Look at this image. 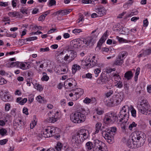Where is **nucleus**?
Listing matches in <instances>:
<instances>
[{"instance_id":"19","label":"nucleus","mask_w":151,"mask_h":151,"mask_svg":"<svg viewBox=\"0 0 151 151\" xmlns=\"http://www.w3.org/2000/svg\"><path fill=\"white\" fill-rule=\"evenodd\" d=\"M93 39V38H92L91 37H88L85 38H82L81 41H83L84 43L88 46L90 44Z\"/></svg>"},{"instance_id":"46","label":"nucleus","mask_w":151,"mask_h":151,"mask_svg":"<svg viewBox=\"0 0 151 151\" xmlns=\"http://www.w3.org/2000/svg\"><path fill=\"white\" fill-rule=\"evenodd\" d=\"M37 37H29L25 39L26 41H31L37 40Z\"/></svg>"},{"instance_id":"59","label":"nucleus","mask_w":151,"mask_h":151,"mask_svg":"<svg viewBox=\"0 0 151 151\" xmlns=\"http://www.w3.org/2000/svg\"><path fill=\"white\" fill-rule=\"evenodd\" d=\"M27 101V99L26 98H25L22 100H21L20 102V104L21 105H23Z\"/></svg>"},{"instance_id":"26","label":"nucleus","mask_w":151,"mask_h":151,"mask_svg":"<svg viewBox=\"0 0 151 151\" xmlns=\"http://www.w3.org/2000/svg\"><path fill=\"white\" fill-rule=\"evenodd\" d=\"M42 61H36V63L37 64V66L35 68L36 69L39 71H41V69L38 68V66L40 65L39 67L42 68V69L44 67V65L43 63H41Z\"/></svg>"},{"instance_id":"33","label":"nucleus","mask_w":151,"mask_h":151,"mask_svg":"<svg viewBox=\"0 0 151 151\" xmlns=\"http://www.w3.org/2000/svg\"><path fill=\"white\" fill-rule=\"evenodd\" d=\"M3 96H2L1 97L2 100L4 101H8L10 97L7 95V93L6 92L4 93Z\"/></svg>"},{"instance_id":"40","label":"nucleus","mask_w":151,"mask_h":151,"mask_svg":"<svg viewBox=\"0 0 151 151\" xmlns=\"http://www.w3.org/2000/svg\"><path fill=\"white\" fill-rule=\"evenodd\" d=\"M140 69L139 68H137L136 70V72L135 73V76L134 77L135 80L136 81L138 78V76L139 73Z\"/></svg>"},{"instance_id":"63","label":"nucleus","mask_w":151,"mask_h":151,"mask_svg":"<svg viewBox=\"0 0 151 151\" xmlns=\"http://www.w3.org/2000/svg\"><path fill=\"white\" fill-rule=\"evenodd\" d=\"M23 112L26 115L28 114V109L27 108H24L23 109Z\"/></svg>"},{"instance_id":"44","label":"nucleus","mask_w":151,"mask_h":151,"mask_svg":"<svg viewBox=\"0 0 151 151\" xmlns=\"http://www.w3.org/2000/svg\"><path fill=\"white\" fill-rule=\"evenodd\" d=\"M67 68L66 67H62L61 68L60 70L61 72L60 74H64L66 73L67 72Z\"/></svg>"},{"instance_id":"52","label":"nucleus","mask_w":151,"mask_h":151,"mask_svg":"<svg viewBox=\"0 0 151 151\" xmlns=\"http://www.w3.org/2000/svg\"><path fill=\"white\" fill-rule=\"evenodd\" d=\"M113 93V91L112 90H110L109 92H107L105 94V96L107 97H109L111 96Z\"/></svg>"},{"instance_id":"43","label":"nucleus","mask_w":151,"mask_h":151,"mask_svg":"<svg viewBox=\"0 0 151 151\" xmlns=\"http://www.w3.org/2000/svg\"><path fill=\"white\" fill-rule=\"evenodd\" d=\"M72 32L73 33L76 35H77L81 32H82V31L81 29H75L73 30Z\"/></svg>"},{"instance_id":"5","label":"nucleus","mask_w":151,"mask_h":151,"mask_svg":"<svg viewBox=\"0 0 151 151\" xmlns=\"http://www.w3.org/2000/svg\"><path fill=\"white\" fill-rule=\"evenodd\" d=\"M86 119V116L80 112H76L70 116L71 121L75 123H80L83 122Z\"/></svg>"},{"instance_id":"25","label":"nucleus","mask_w":151,"mask_h":151,"mask_svg":"<svg viewBox=\"0 0 151 151\" xmlns=\"http://www.w3.org/2000/svg\"><path fill=\"white\" fill-rule=\"evenodd\" d=\"M71 81H72V83L68 82V80L65 81L64 83V86H66L67 85V84L70 87H72L73 86H76V81H75V80L74 79H72Z\"/></svg>"},{"instance_id":"13","label":"nucleus","mask_w":151,"mask_h":151,"mask_svg":"<svg viewBox=\"0 0 151 151\" xmlns=\"http://www.w3.org/2000/svg\"><path fill=\"white\" fill-rule=\"evenodd\" d=\"M95 11L98 14V16L99 17H102L106 14V11L103 7L96 8Z\"/></svg>"},{"instance_id":"10","label":"nucleus","mask_w":151,"mask_h":151,"mask_svg":"<svg viewBox=\"0 0 151 151\" xmlns=\"http://www.w3.org/2000/svg\"><path fill=\"white\" fill-rule=\"evenodd\" d=\"M122 97L119 93L114 95L112 98L110 100V103L111 106H115L119 104L122 101Z\"/></svg>"},{"instance_id":"27","label":"nucleus","mask_w":151,"mask_h":151,"mask_svg":"<svg viewBox=\"0 0 151 151\" xmlns=\"http://www.w3.org/2000/svg\"><path fill=\"white\" fill-rule=\"evenodd\" d=\"M8 15L12 17H20V16L19 12H9L8 13Z\"/></svg>"},{"instance_id":"61","label":"nucleus","mask_w":151,"mask_h":151,"mask_svg":"<svg viewBox=\"0 0 151 151\" xmlns=\"http://www.w3.org/2000/svg\"><path fill=\"white\" fill-rule=\"evenodd\" d=\"M143 23L144 26L146 27L148 26V22L147 19L143 20Z\"/></svg>"},{"instance_id":"50","label":"nucleus","mask_w":151,"mask_h":151,"mask_svg":"<svg viewBox=\"0 0 151 151\" xmlns=\"http://www.w3.org/2000/svg\"><path fill=\"white\" fill-rule=\"evenodd\" d=\"M115 86H116L117 88H122L123 86L122 82L121 81H119L117 84L115 85Z\"/></svg>"},{"instance_id":"58","label":"nucleus","mask_w":151,"mask_h":151,"mask_svg":"<svg viewBox=\"0 0 151 151\" xmlns=\"http://www.w3.org/2000/svg\"><path fill=\"white\" fill-rule=\"evenodd\" d=\"M91 101V99L87 97L83 101V102L86 104H89Z\"/></svg>"},{"instance_id":"42","label":"nucleus","mask_w":151,"mask_h":151,"mask_svg":"<svg viewBox=\"0 0 151 151\" xmlns=\"http://www.w3.org/2000/svg\"><path fill=\"white\" fill-rule=\"evenodd\" d=\"M101 69L100 68H96L95 69V70L94 71V73L95 74V76L96 77H97L99 74L101 72Z\"/></svg>"},{"instance_id":"7","label":"nucleus","mask_w":151,"mask_h":151,"mask_svg":"<svg viewBox=\"0 0 151 151\" xmlns=\"http://www.w3.org/2000/svg\"><path fill=\"white\" fill-rule=\"evenodd\" d=\"M68 53L64 57V60L67 63H69L74 60L77 57V52L73 50L67 49Z\"/></svg>"},{"instance_id":"21","label":"nucleus","mask_w":151,"mask_h":151,"mask_svg":"<svg viewBox=\"0 0 151 151\" xmlns=\"http://www.w3.org/2000/svg\"><path fill=\"white\" fill-rule=\"evenodd\" d=\"M126 107L125 108V109H126V108H128L129 109L131 110V111L132 114V115L134 117L136 116V110L134 109L133 107L132 106H130L129 107L127 105L125 106Z\"/></svg>"},{"instance_id":"22","label":"nucleus","mask_w":151,"mask_h":151,"mask_svg":"<svg viewBox=\"0 0 151 151\" xmlns=\"http://www.w3.org/2000/svg\"><path fill=\"white\" fill-rule=\"evenodd\" d=\"M71 11L70 9L68 10L64 9L63 10H59V16L62 17L65 15H66L70 13Z\"/></svg>"},{"instance_id":"15","label":"nucleus","mask_w":151,"mask_h":151,"mask_svg":"<svg viewBox=\"0 0 151 151\" xmlns=\"http://www.w3.org/2000/svg\"><path fill=\"white\" fill-rule=\"evenodd\" d=\"M104 133V138L106 140L107 142L110 144L114 142L113 137L114 135H109L108 134L106 133V132L105 133Z\"/></svg>"},{"instance_id":"9","label":"nucleus","mask_w":151,"mask_h":151,"mask_svg":"<svg viewBox=\"0 0 151 151\" xmlns=\"http://www.w3.org/2000/svg\"><path fill=\"white\" fill-rule=\"evenodd\" d=\"M126 54L125 51H122L119 53L113 64L116 65H121L124 63V57Z\"/></svg>"},{"instance_id":"11","label":"nucleus","mask_w":151,"mask_h":151,"mask_svg":"<svg viewBox=\"0 0 151 151\" xmlns=\"http://www.w3.org/2000/svg\"><path fill=\"white\" fill-rule=\"evenodd\" d=\"M109 78L105 75H101L97 80V83L100 84H104L107 83L109 81Z\"/></svg>"},{"instance_id":"23","label":"nucleus","mask_w":151,"mask_h":151,"mask_svg":"<svg viewBox=\"0 0 151 151\" xmlns=\"http://www.w3.org/2000/svg\"><path fill=\"white\" fill-rule=\"evenodd\" d=\"M81 69L80 66L77 64H75L72 66V73L74 74L78 70H79Z\"/></svg>"},{"instance_id":"35","label":"nucleus","mask_w":151,"mask_h":151,"mask_svg":"<svg viewBox=\"0 0 151 151\" xmlns=\"http://www.w3.org/2000/svg\"><path fill=\"white\" fill-rule=\"evenodd\" d=\"M96 64V63L95 61L92 60V62L91 61L90 63L86 64L85 65L87 67H91L95 65Z\"/></svg>"},{"instance_id":"18","label":"nucleus","mask_w":151,"mask_h":151,"mask_svg":"<svg viewBox=\"0 0 151 151\" xmlns=\"http://www.w3.org/2000/svg\"><path fill=\"white\" fill-rule=\"evenodd\" d=\"M49 116L48 120V122L50 123H54L57 121L55 117L53 116V113L52 112H50L48 113Z\"/></svg>"},{"instance_id":"39","label":"nucleus","mask_w":151,"mask_h":151,"mask_svg":"<svg viewBox=\"0 0 151 151\" xmlns=\"http://www.w3.org/2000/svg\"><path fill=\"white\" fill-rule=\"evenodd\" d=\"M56 1L55 0H49L48 5L49 6H51L53 5H55Z\"/></svg>"},{"instance_id":"36","label":"nucleus","mask_w":151,"mask_h":151,"mask_svg":"<svg viewBox=\"0 0 151 151\" xmlns=\"http://www.w3.org/2000/svg\"><path fill=\"white\" fill-rule=\"evenodd\" d=\"M35 87L36 89L40 91L43 90V88L42 85L38 83L36 84L35 85Z\"/></svg>"},{"instance_id":"57","label":"nucleus","mask_w":151,"mask_h":151,"mask_svg":"<svg viewBox=\"0 0 151 151\" xmlns=\"http://www.w3.org/2000/svg\"><path fill=\"white\" fill-rule=\"evenodd\" d=\"M8 140L6 139H4L0 140V144L3 145L5 144L7 142Z\"/></svg>"},{"instance_id":"51","label":"nucleus","mask_w":151,"mask_h":151,"mask_svg":"<svg viewBox=\"0 0 151 151\" xmlns=\"http://www.w3.org/2000/svg\"><path fill=\"white\" fill-rule=\"evenodd\" d=\"M116 70L115 68H108L106 69V72L107 73H109L112 72V71H115Z\"/></svg>"},{"instance_id":"47","label":"nucleus","mask_w":151,"mask_h":151,"mask_svg":"<svg viewBox=\"0 0 151 151\" xmlns=\"http://www.w3.org/2000/svg\"><path fill=\"white\" fill-rule=\"evenodd\" d=\"M112 76L114 78V79H115V81L119 80L120 78V77L119 75L115 73H114L112 74Z\"/></svg>"},{"instance_id":"8","label":"nucleus","mask_w":151,"mask_h":151,"mask_svg":"<svg viewBox=\"0 0 151 151\" xmlns=\"http://www.w3.org/2000/svg\"><path fill=\"white\" fill-rule=\"evenodd\" d=\"M94 145L93 151H106L105 144L98 139H95L93 141Z\"/></svg>"},{"instance_id":"49","label":"nucleus","mask_w":151,"mask_h":151,"mask_svg":"<svg viewBox=\"0 0 151 151\" xmlns=\"http://www.w3.org/2000/svg\"><path fill=\"white\" fill-rule=\"evenodd\" d=\"M6 83V81L4 78L0 77V85H3Z\"/></svg>"},{"instance_id":"60","label":"nucleus","mask_w":151,"mask_h":151,"mask_svg":"<svg viewBox=\"0 0 151 151\" xmlns=\"http://www.w3.org/2000/svg\"><path fill=\"white\" fill-rule=\"evenodd\" d=\"M37 137V139L38 140H40L41 139H42V137H43V134L42 133V131L41 132V134H39L37 135H36Z\"/></svg>"},{"instance_id":"3","label":"nucleus","mask_w":151,"mask_h":151,"mask_svg":"<svg viewBox=\"0 0 151 151\" xmlns=\"http://www.w3.org/2000/svg\"><path fill=\"white\" fill-rule=\"evenodd\" d=\"M126 107V106H123L122 110L120 111L119 114V117L120 119L119 122H122L121 126L122 130L123 132L125 131L126 127L127 126L128 118V114L126 113V110L125 109Z\"/></svg>"},{"instance_id":"32","label":"nucleus","mask_w":151,"mask_h":151,"mask_svg":"<svg viewBox=\"0 0 151 151\" xmlns=\"http://www.w3.org/2000/svg\"><path fill=\"white\" fill-rule=\"evenodd\" d=\"M62 148V145L61 143L60 142H58L55 147V148L58 151H61Z\"/></svg>"},{"instance_id":"4","label":"nucleus","mask_w":151,"mask_h":151,"mask_svg":"<svg viewBox=\"0 0 151 151\" xmlns=\"http://www.w3.org/2000/svg\"><path fill=\"white\" fill-rule=\"evenodd\" d=\"M138 109L140 112L145 115L150 114L151 111L150 105L148 102L145 100H143L140 102Z\"/></svg>"},{"instance_id":"56","label":"nucleus","mask_w":151,"mask_h":151,"mask_svg":"<svg viewBox=\"0 0 151 151\" xmlns=\"http://www.w3.org/2000/svg\"><path fill=\"white\" fill-rule=\"evenodd\" d=\"M10 108V104H5V110L6 111H8L9 110Z\"/></svg>"},{"instance_id":"6","label":"nucleus","mask_w":151,"mask_h":151,"mask_svg":"<svg viewBox=\"0 0 151 151\" xmlns=\"http://www.w3.org/2000/svg\"><path fill=\"white\" fill-rule=\"evenodd\" d=\"M117 119L116 114L113 112H110L106 114L105 116L104 121L107 124H111L114 123Z\"/></svg>"},{"instance_id":"20","label":"nucleus","mask_w":151,"mask_h":151,"mask_svg":"<svg viewBox=\"0 0 151 151\" xmlns=\"http://www.w3.org/2000/svg\"><path fill=\"white\" fill-rule=\"evenodd\" d=\"M116 131V128L115 127H113L111 128L108 129L106 131H105L104 133L106 132L109 135H114V133Z\"/></svg>"},{"instance_id":"41","label":"nucleus","mask_w":151,"mask_h":151,"mask_svg":"<svg viewBox=\"0 0 151 151\" xmlns=\"http://www.w3.org/2000/svg\"><path fill=\"white\" fill-rule=\"evenodd\" d=\"M43 74L44 75L41 78L42 80L46 81H48L49 78L48 76L46 75V74L45 73H43Z\"/></svg>"},{"instance_id":"31","label":"nucleus","mask_w":151,"mask_h":151,"mask_svg":"<svg viewBox=\"0 0 151 151\" xmlns=\"http://www.w3.org/2000/svg\"><path fill=\"white\" fill-rule=\"evenodd\" d=\"M17 66L23 70L27 69V67L25 64L20 62L17 63Z\"/></svg>"},{"instance_id":"29","label":"nucleus","mask_w":151,"mask_h":151,"mask_svg":"<svg viewBox=\"0 0 151 151\" xmlns=\"http://www.w3.org/2000/svg\"><path fill=\"white\" fill-rule=\"evenodd\" d=\"M86 147L88 150H91L92 148H93V146L91 142H88L86 143Z\"/></svg>"},{"instance_id":"37","label":"nucleus","mask_w":151,"mask_h":151,"mask_svg":"<svg viewBox=\"0 0 151 151\" xmlns=\"http://www.w3.org/2000/svg\"><path fill=\"white\" fill-rule=\"evenodd\" d=\"M43 97H42L41 96H38L37 98V100L39 103H44L45 101L44 100Z\"/></svg>"},{"instance_id":"24","label":"nucleus","mask_w":151,"mask_h":151,"mask_svg":"<svg viewBox=\"0 0 151 151\" xmlns=\"http://www.w3.org/2000/svg\"><path fill=\"white\" fill-rule=\"evenodd\" d=\"M132 76V73L131 71H128L125 73L124 75V77L128 80L130 79Z\"/></svg>"},{"instance_id":"38","label":"nucleus","mask_w":151,"mask_h":151,"mask_svg":"<svg viewBox=\"0 0 151 151\" xmlns=\"http://www.w3.org/2000/svg\"><path fill=\"white\" fill-rule=\"evenodd\" d=\"M106 39V38L101 37L98 43V46L99 47H101L102 44L104 42Z\"/></svg>"},{"instance_id":"1","label":"nucleus","mask_w":151,"mask_h":151,"mask_svg":"<svg viewBox=\"0 0 151 151\" xmlns=\"http://www.w3.org/2000/svg\"><path fill=\"white\" fill-rule=\"evenodd\" d=\"M89 135V132L88 130L86 129H80L73 136L72 139L73 144L75 147H76L87 139Z\"/></svg>"},{"instance_id":"28","label":"nucleus","mask_w":151,"mask_h":151,"mask_svg":"<svg viewBox=\"0 0 151 151\" xmlns=\"http://www.w3.org/2000/svg\"><path fill=\"white\" fill-rule=\"evenodd\" d=\"M48 131L51 132L52 136L55 135L57 133L56 130H58V128L50 126V129L49 128Z\"/></svg>"},{"instance_id":"64","label":"nucleus","mask_w":151,"mask_h":151,"mask_svg":"<svg viewBox=\"0 0 151 151\" xmlns=\"http://www.w3.org/2000/svg\"><path fill=\"white\" fill-rule=\"evenodd\" d=\"M138 13L137 11H136L134 12H132L130 14H128L127 17H128L132 16L134 15H136Z\"/></svg>"},{"instance_id":"34","label":"nucleus","mask_w":151,"mask_h":151,"mask_svg":"<svg viewBox=\"0 0 151 151\" xmlns=\"http://www.w3.org/2000/svg\"><path fill=\"white\" fill-rule=\"evenodd\" d=\"M53 116L55 117L57 121L61 117V114L58 111H56L55 113H53Z\"/></svg>"},{"instance_id":"62","label":"nucleus","mask_w":151,"mask_h":151,"mask_svg":"<svg viewBox=\"0 0 151 151\" xmlns=\"http://www.w3.org/2000/svg\"><path fill=\"white\" fill-rule=\"evenodd\" d=\"M91 0H83L82 1V3L85 4L91 3Z\"/></svg>"},{"instance_id":"45","label":"nucleus","mask_w":151,"mask_h":151,"mask_svg":"<svg viewBox=\"0 0 151 151\" xmlns=\"http://www.w3.org/2000/svg\"><path fill=\"white\" fill-rule=\"evenodd\" d=\"M137 124L134 122H133L131 124H130L129 126V129L130 130H132V129L137 126Z\"/></svg>"},{"instance_id":"53","label":"nucleus","mask_w":151,"mask_h":151,"mask_svg":"<svg viewBox=\"0 0 151 151\" xmlns=\"http://www.w3.org/2000/svg\"><path fill=\"white\" fill-rule=\"evenodd\" d=\"M37 122L35 120H34L30 124V127L31 129H33L36 125Z\"/></svg>"},{"instance_id":"14","label":"nucleus","mask_w":151,"mask_h":151,"mask_svg":"<svg viewBox=\"0 0 151 151\" xmlns=\"http://www.w3.org/2000/svg\"><path fill=\"white\" fill-rule=\"evenodd\" d=\"M50 129V126H48L45 129H43L42 131V133L43 134V137L45 138L49 137L52 136V134H51V132H50L49 131H48V129Z\"/></svg>"},{"instance_id":"48","label":"nucleus","mask_w":151,"mask_h":151,"mask_svg":"<svg viewBox=\"0 0 151 151\" xmlns=\"http://www.w3.org/2000/svg\"><path fill=\"white\" fill-rule=\"evenodd\" d=\"M7 133L6 129H0V134L2 136H4Z\"/></svg>"},{"instance_id":"17","label":"nucleus","mask_w":151,"mask_h":151,"mask_svg":"<svg viewBox=\"0 0 151 151\" xmlns=\"http://www.w3.org/2000/svg\"><path fill=\"white\" fill-rule=\"evenodd\" d=\"M78 42L74 40L71 41L70 43V46L67 49H70V50H73L77 47V44Z\"/></svg>"},{"instance_id":"54","label":"nucleus","mask_w":151,"mask_h":151,"mask_svg":"<svg viewBox=\"0 0 151 151\" xmlns=\"http://www.w3.org/2000/svg\"><path fill=\"white\" fill-rule=\"evenodd\" d=\"M57 60L59 62H63L65 61L64 60V58H63L61 55H58V56H57Z\"/></svg>"},{"instance_id":"12","label":"nucleus","mask_w":151,"mask_h":151,"mask_svg":"<svg viewBox=\"0 0 151 151\" xmlns=\"http://www.w3.org/2000/svg\"><path fill=\"white\" fill-rule=\"evenodd\" d=\"M75 92L74 95L75 96L76 98L74 99L75 101L77 100L79 97L83 94L84 93L83 90L80 88H77L75 90Z\"/></svg>"},{"instance_id":"55","label":"nucleus","mask_w":151,"mask_h":151,"mask_svg":"<svg viewBox=\"0 0 151 151\" xmlns=\"http://www.w3.org/2000/svg\"><path fill=\"white\" fill-rule=\"evenodd\" d=\"M40 51L41 52H48L49 51V49L48 47H47L45 48H41L40 49Z\"/></svg>"},{"instance_id":"16","label":"nucleus","mask_w":151,"mask_h":151,"mask_svg":"<svg viewBox=\"0 0 151 151\" xmlns=\"http://www.w3.org/2000/svg\"><path fill=\"white\" fill-rule=\"evenodd\" d=\"M14 125L19 127H22L24 125V123L22 121L20 118H16L14 121Z\"/></svg>"},{"instance_id":"2","label":"nucleus","mask_w":151,"mask_h":151,"mask_svg":"<svg viewBox=\"0 0 151 151\" xmlns=\"http://www.w3.org/2000/svg\"><path fill=\"white\" fill-rule=\"evenodd\" d=\"M132 140L133 145V147H138L141 146L142 144L145 142V139L142 137V135L139 134L138 132L133 133L132 134Z\"/></svg>"},{"instance_id":"30","label":"nucleus","mask_w":151,"mask_h":151,"mask_svg":"<svg viewBox=\"0 0 151 151\" xmlns=\"http://www.w3.org/2000/svg\"><path fill=\"white\" fill-rule=\"evenodd\" d=\"M102 124L100 122H98L96 125V131L95 134L99 132L101 127Z\"/></svg>"}]
</instances>
